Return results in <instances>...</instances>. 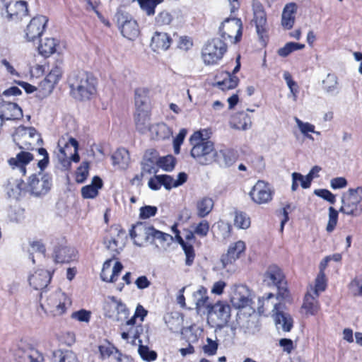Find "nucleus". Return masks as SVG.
I'll list each match as a JSON object with an SVG mask.
<instances>
[{
    "label": "nucleus",
    "mask_w": 362,
    "mask_h": 362,
    "mask_svg": "<svg viewBox=\"0 0 362 362\" xmlns=\"http://www.w3.org/2000/svg\"><path fill=\"white\" fill-rule=\"evenodd\" d=\"M103 187L102 180L95 176L93 178L90 185L84 186L81 189V194L84 199H93L98 194V189Z\"/></svg>",
    "instance_id": "72a5a7b5"
},
{
    "label": "nucleus",
    "mask_w": 362,
    "mask_h": 362,
    "mask_svg": "<svg viewBox=\"0 0 362 362\" xmlns=\"http://www.w3.org/2000/svg\"><path fill=\"white\" fill-rule=\"evenodd\" d=\"M338 78L334 74H328L322 81V88L329 94L338 93Z\"/></svg>",
    "instance_id": "79ce46f5"
},
{
    "label": "nucleus",
    "mask_w": 362,
    "mask_h": 362,
    "mask_svg": "<svg viewBox=\"0 0 362 362\" xmlns=\"http://www.w3.org/2000/svg\"><path fill=\"white\" fill-rule=\"evenodd\" d=\"M177 243L182 246V250L185 252L186 256V265L190 266L193 263L195 257L193 246L185 243L181 236L177 238Z\"/></svg>",
    "instance_id": "09e8293b"
},
{
    "label": "nucleus",
    "mask_w": 362,
    "mask_h": 362,
    "mask_svg": "<svg viewBox=\"0 0 362 362\" xmlns=\"http://www.w3.org/2000/svg\"><path fill=\"white\" fill-rule=\"evenodd\" d=\"M296 9V4L294 3L286 4L281 15V25L284 28L289 30L293 28L295 22Z\"/></svg>",
    "instance_id": "c85d7f7f"
},
{
    "label": "nucleus",
    "mask_w": 362,
    "mask_h": 362,
    "mask_svg": "<svg viewBox=\"0 0 362 362\" xmlns=\"http://www.w3.org/2000/svg\"><path fill=\"white\" fill-rule=\"evenodd\" d=\"M319 296L314 295L313 292L308 291L304 298V302L302 308L307 314L314 315H315L319 308V303L317 298Z\"/></svg>",
    "instance_id": "2f4dec72"
},
{
    "label": "nucleus",
    "mask_w": 362,
    "mask_h": 362,
    "mask_svg": "<svg viewBox=\"0 0 362 362\" xmlns=\"http://www.w3.org/2000/svg\"><path fill=\"white\" fill-rule=\"evenodd\" d=\"M209 230V223L206 220H202L194 228V233L200 237L207 235Z\"/></svg>",
    "instance_id": "0e129e2a"
},
{
    "label": "nucleus",
    "mask_w": 362,
    "mask_h": 362,
    "mask_svg": "<svg viewBox=\"0 0 362 362\" xmlns=\"http://www.w3.org/2000/svg\"><path fill=\"white\" fill-rule=\"evenodd\" d=\"M227 78L222 81H218L216 83V86L223 90L235 88L239 81V79L237 76L232 75L230 73H227Z\"/></svg>",
    "instance_id": "3c124183"
},
{
    "label": "nucleus",
    "mask_w": 362,
    "mask_h": 362,
    "mask_svg": "<svg viewBox=\"0 0 362 362\" xmlns=\"http://www.w3.org/2000/svg\"><path fill=\"white\" fill-rule=\"evenodd\" d=\"M112 262V259H109L103 264L100 274V278L103 281H115L123 269V266L119 262H116L113 267L111 268Z\"/></svg>",
    "instance_id": "5701e85b"
},
{
    "label": "nucleus",
    "mask_w": 362,
    "mask_h": 362,
    "mask_svg": "<svg viewBox=\"0 0 362 362\" xmlns=\"http://www.w3.org/2000/svg\"><path fill=\"white\" fill-rule=\"evenodd\" d=\"M28 9L27 2L17 1L10 2L6 5V10L2 16L8 21H15L28 15Z\"/></svg>",
    "instance_id": "f3484780"
},
{
    "label": "nucleus",
    "mask_w": 362,
    "mask_h": 362,
    "mask_svg": "<svg viewBox=\"0 0 362 362\" xmlns=\"http://www.w3.org/2000/svg\"><path fill=\"white\" fill-rule=\"evenodd\" d=\"M88 175V163L83 162L77 169L76 173V181L78 183L83 182Z\"/></svg>",
    "instance_id": "680f3d73"
},
{
    "label": "nucleus",
    "mask_w": 362,
    "mask_h": 362,
    "mask_svg": "<svg viewBox=\"0 0 362 362\" xmlns=\"http://www.w3.org/2000/svg\"><path fill=\"white\" fill-rule=\"evenodd\" d=\"M172 40L167 33L156 32L151 37L150 46L153 52H160L167 50Z\"/></svg>",
    "instance_id": "393cba45"
},
{
    "label": "nucleus",
    "mask_w": 362,
    "mask_h": 362,
    "mask_svg": "<svg viewBox=\"0 0 362 362\" xmlns=\"http://www.w3.org/2000/svg\"><path fill=\"white\" fill-rule=\"evenodd\" d=\"M57 43L54 38H45L38 47L39 53L47 57L56 51Z\"/></svg>",
    "instance_id": "a18cd8bd"
},
{
    "label": "nucleus",
    "mask_w": 362,
    "mask_h": 362,
    "mask_svg": "<svg viewBox=\"0 0 362 362\" xmlns=\"http://www.w3.org/2000/svg\"><path fill=\"white\" fill-rule=\"evenodd\" d=\"M234 226L240 229H247L250 226V218L245 212L235 211Z\"/></svg>",
    "instance_id": "8fccbe9b"
},
{
    "label": "nucleus",
    "mask_w": 362,
    "mask_h": 362,
    "mask_svg": "<svg viewBox=\"0 0 362 362\" xmlns=\"http://www.w3.org/2000/svg\"><path fill=\"white\" fill-rule=\"evenodd\" d=\"M273 194L274 191L270 185L263 180H258L249 193L251 199L257 204L270 202L272 200Z\"/></svg>",
    "instance_id": "9b49d317"
},
{
    "label": "nucleus",
    "mask_w": 362,
    "mask_h": 362,
    "mask_svg": "<svg viewBox=\"0 0 362 362\" xmlns=\"http://www.w3.org/2000/svg\"><path fill=\"white\" fill-rule=\"evenodd\" d=\"M338 220V211L332 206L329 208V220L326 227V230L328 233L332 232L337 226Z\"/></svg>",
    "instance_id": "bf43d9fd"
},
{
    "label": "nucleus",
    "mask_w": 362,
    "mask_h": 362,
    "mask_svg": "<svg viewBox=\"0 0 362 362\" xmlns=\"http://www.w3.org/2000/svg\"><path fill=\"white\" fill-rule=\"evenodd\" d=\"M48 18L45 16H38L32 18L25 29V37L28 41H35L40 37L45 29Z\"/></svg>",
    "instance_id": "4468645a"
},
{
    "label": "nucleus",
    "mask_w": 362,
    "mask_h": 362,
    "mask_svg": "<svg viewBox=\"0 0 362 362\" xmlns=\"http://www.w3.org/2000/svg\"><path fill=\"white\" fill-rule=\"evenodd\" d=\"M134 121L136 130L141 134L149 132L150 125V110H139L135 112Z\"/></svg>",
    "instance_id": "cd10ccee"
},
{
    "label": "nucleus",
    "mask_w": 362,
    "mask_h": 362,
    "mask_svg": "<svg viewBox=\"0 0 362 362\" xmlns=\"http://www.w3.org/2000/svg\"><path fill=\"white\" fill-rule=\"evenodd\" d=\"M51 274L44 269H38L28 276L29 284L35 290H42L50 282Z\"/></svg>",
    "instance_id": "b1692460"
},
{
    "label": "nucleus",
    "mask_w": 362,
    "mask_h": 362,
    "mask_svg": "<svg viewBox=\"0 0 362 362\" xmlns=\"http://www.w3.org/2000/svg\"><path fill=\"white\" fill-rule=\"evenodd\" d=\"M33 155L27 151H21L15 157L8 160L10 168L21 176L26 174V166L33 160Z\"/></svg>",
    "instance_id": "dca6fc26"
},
{
    "label": "nucleus",
    "mask_w": 362,
    "mask_h": 362,
    "mask_svg": "<svg viewBox=\"0 0 362 362\" xmlns=\"http://www.w3.org/2000/svg\"><path fill=\"white\" fill-rule=\"evenodd\" d=\"M20 362H37L40 358L38 351L29 345H24L16 351Z\"/></svg>",
    "instance_id": "c756f323"
},
{
    "label": "nucleus",
    "mask_w": 362,
    "mask_h": 362,
    "mask_svg": "<svg viewBox=\"0 0 362 362\" xmlns=\"http://www.w3.org/2000/svg\"><path fill=\"white\" fill-rule=\"evenodd\" d=\"M218 344L216 341L206 338V344L203 346V351L208 356H214L216 354Z\"/></svg>",
    "instance_id": "69168bd1"
},
{
    "label": "nucleus",
    "mask_w": 362,
    "mask_h": 362,
    "mask_svg": "<svg viewBox=\"0 0 362 362\" xmlns=\"http://www.w3.org/2000/svg\"><path fill=\"white\" fill-rule=\"evenodd\" d=\"M24 182L21 179L11 178L6 185V190L10 197L18 199L23 189Z\"/></svg>",
    "instance_id": "4c0bfd02"
},
{
    "label": "nucleus",
    "mask_w": 362,
    "mask_h": 362,
    "mask_svg": "<svg viewBox=\"0 0 362 362\" xmlns=\"http://www.w3.org/2000/svg\"><path fill=\"white\" fill-rule=\"evenodd\" d=\"M153 227L143 223H137L130 230V236L134 243L139 247H144L147 243L151 242Z\"/></svg>",
    "instance_id": "f8f14e48"
},
{
    "label": "nucleus",
    "mask_w": 362,
    "mask_h": 362,
    "mask_svg": "<svg viewBox=\"0 0 362 362\" xmlns=\"http://www.w3.org/2000/svg\"><path fill=\"white\" fill-rule=\"evenodd\" d=\"M0 117L2 122L18 120L23 117V110L16 103L3 100L0 103Z\"/></svg>",
    "instance_id": "6ab92c4d"
},
{
    "label": "nucleus",
    "mask_w": 362,
    "mask_h": 362,
    "mask_svg": "<svg viewBox=\"0 0 362 362\" xmlns=\"http://www.w3.org/2000/svg\"><path fill=\"white\" fill-rule=\"evenodd\" d=\"M253 21L256 25L257 33L262 35L266 31L267 15L263 5L258 0H252Z\"/></svg>",
    "instance_id": "a211bd4d"
},
{
    "label": "nucleus",
    "mask_w": 362,
    "mask_h": 362,
    "mask_svg": "<svg viewBox=\"0 0 362 362\" xmlns=\"http://www.w3.org/2000/svg\"><path fill=\"white\" fill-rule=\"evenodd\" d=\"M245 250V244L242 240H238L232 244L228 247L227 253L221 257V262L223 268H227L228 266L232 265L240 255L244 252Z\"/></svg>",
    "instance_id": "aec40b11"
},
{
    "label": "nucleus",
    "mask_w": 362,
    "mask_h": 362,
    "mask_svg": "<svg viewBox=\"0 0 362 362\" xmlns=\"http://www.w3.org/2000/svg\"><path fill=\"white\" fill-rule=\"evenodd\" d=\"M264 282L269 286H275L278 296L284 300L288 298L286 281L282 270L276 265L269 266L264 274Z\"/></svg>",
    "instance_id": "6e6552de"
},
{
    "label": "nucleus",
    "mask_w": 362,
    "mask_h": 362,
    "mask_svg": "<svg viewBox=\"0 0 362 362\" xmlns=\"http://www.w3.org/2000/svg\"><path fill=\"white\" fill-rule=\"evenodd\" d=\"M117 306V300L111 297L107 300L104 305V312L106 317L116 320V310Z\"/></svg>",
    "instance_id": "6e6d98bb"
},
{
    "label": "nucleus",
    "mask_w": 362,
    "mask_h": 362,
    "mask_svg": "<svg viewBox=\"0 0 362 362\" xmlns=\"http://www.w3.org/2000/svg\"><path fill=\"white\" fill-rule=\"evenodd\" d=\"M98 349L102 358H108L115 352L119 354L118 350L110 343L100 345Z\"/></svg>",
    "instance_id": "e2e57ef3"
},
{
    "label": "nucleus",
    "mask_w": 362,
    "mask_h": 362,
    "mask_svg": "<svg viewBox=\"0 0 362 362\" xmlns=\"http://www.w3.org/2000/svg\"><path fill=\"white\" fill-rule=\"evenodd\" d=\"M294 120L296 123L298 128L299 129L300 133L303 134L306 138L313 140V137L309 134V133H314L317 135H320V132H317L315 130V125L311 123L303 122L298 117H295Z\"/></svg>",
    "instance_id": "c03bdc74"
},
{
    "label": "nucleus",
    "mask_w": 362,
    "mask_h": 362,
    "mask_svg": "<svg viewBox=\"0 0 362 362\" xmlns=\"http://www.w3.org/2000/svg\"><path fill=\"white\" fill-rule=\"evenodd\" d=\"M208 313L212 320H214L215 324L222 327L228 322L230 317V307L226 303L218 301L211 306Z\"/></svg>",
    "instance_id": "ddd939ff"
},
{
    "label": "nucleus",
    "mask_w": 362,
    "mask_h": 362,
    "mask_svg": "<svg viewBox=\"0 0 362 362\" xmlns=\"http://www.w3.org/2000/svg\"><path fill=\"white\" fill-rule=\"evenodd\" d=\"M252 127L251 117L246 113L240 112L233 118V127L237 129L247 130Z\"/></svg>",
    "instance_id": "37998d69"
},
{
    "label": "nucleus",
    "mask_w": 362,
    "mask_h": 362,
    "mask_svg": "<svg viewBox=\"0 0 362 362\" xmlns=\"http://www.w3.org/2000/svg\"><path fill=\"white\" fill-rule=\"evenodd\" d=\"M196 309L200 313L203 308H206L209 311L211 306L208 304L209 297L206 293V289L201 286L194 293Z\"/></svg>",
    "instance_id": "58836bf2"
},
{
    "label": "nucleus",
    "mask_w": 362,
    "mask_h": 362,
    "mask_svg": "<svg viewBox=\"0 0 362 362\" xmlns=\"http://www.w3.org/2000/svg\"><path fill=\"white\" fill-rule=\"evenodd\" d=\"M8 218L11 222L21 223L25 219V209L20 206H11L8 211Z\"/></svg>",
    "instance_id": "de8ad7c7"
},
{
    "label": "nucleus",
    "mask_w": 362,
    "mask_h": 362,
    "mask_svg": "<svg viewBox=\"0 0 362 362\" xmlns=\"http://www.w3.org/2000/svg\"><path fill=\"white\" fill-rule=\"evenodd\" d=\"M125 231L118 227L111 228V235L106 236L104 239V244L113 257L117 255L124 248L126 239Z\"/></svg>",
    "instance_id": "9d476101"
},
{
    "label": "nucleus",
    "mask_w": 362,
    "mask_h": 362,
    "mask_svg": "<svg viewBox=\"0 0 362 362\" xmlns=\"http://www.w3.org/2000/svg\"><path fill=\"white\" fill-rule=\"evenodd\" d=\"M173 19V16L170 11L163 10L159 12L155 18V24L159 27L169 25Z\"/></svg>",
    "instance_id": "603ef678"
},
{
    "label": "nucleus",
    "mask_w": 362,
    "mask_h": 362,
    "mask_svg": "<svg viewBox=\"0 0 362 362\" xmlns=\"http://www.w3.org/2000/svg\"><path fill=\"white\" fill-rule=\"evenodd\" d=\"M52 186V177L47 173L39 172L28 177L25 190L33 197H41L49 192Z\"/></svg>",
    "instance_id": "423d86ee"
},
{
    "label": "nucleus",
    "mask_w": 362,
    "mask_h": 362,
    "mask_svg": "<svg viewBox=\"0 0 362 362\" xmlns=\"http://www.w3.org/2000/svg\"><path fill=\"white\" fill-rule=\"evenodd\" d=\"M243 24L240 18H227L219 26V35L222 40L230 43L239 42L242 37Z\"/></svg>",
    "instance_id": "1a4fd4ad"
},
{
    "label": "nucleus",
    "mask_w": 362,
    "mask_h": 362,
    "mask_svg": "<svg viewBox=\"0 0 362 362\" xmlns=\"http://www.w3.org/2000/svg\"><path fill=\"white\" fill-rule=\"evenodd\" d=\"M153 139L157 140H164L169 139L173 132L165 123H158L151 127L149 130Z\"/></svg>",
    "instance_id": "473e14b6"
},
{
    "label": "nucleus",
    "mask_w": 362,
    "mask_h": 362,
    "mask_svg": "<svg viewBox=\"0 0 362 362\" xmlns=\"http://www.w3.org/2000/svg\"><path fill=\"white\" fill-rule=\"evenodd\" d=\"M275 325L277 329H281L284 332H290L293 325V320L291 315L281 308L275 314H272Z\"/></svg>",
    "instance_id": "a878e982"
},
{
    "label": "nucleus",
    "mask_w": 362,
    "mask_h": 362,
    "mask_svg": "<svg viewBox=\"0 0 362 362\" xmlns=\"http://www.w3.org/2000/svg\"><path fill=\"white\" fill-rule=\"evenodd\" d=\"M281 299L277 295L274 296L273 293H268L266 297H262L259 300L258 311L260 313H264L266 311L271 310L272 314H275L281 308H284V305L279 302Z\"/></svg>",
    "instance_id": "4be33fe9"
},
{
    "label": "nucleus",
    "mask_w": 362,
    "mask_h": 362,
    "mask_svg": "<svg viewBox=\"0 0 362 362\" xmlns=\"http://www.w3.org/2000/svg\"><path fill=\"white\" fill-rule=\"evenodd\" d=\"M54 86L52 85L49 81L44 78L39 84V92L41 96L45 98L48 96L53 90Z\"/></svg>",
    "instance_id": "338daca9"
},
{
    "label": "nucleus",
    "mask_w": 362,
    "mask_h": 362,
    "mask_svg": "<svg viewBox=\"0 0 362 362\" xmlns=\"http://www.w3.org/2000/svg\"><path fill=\"white\" fill-rule=\"evenodd\" d=\"M327 286V279L325 274L319 272L315 279V287H311L310 291L313 292L314 295L319 296L320 292L325 290Z\"/></svg>",
    "instance_id": "864d4df0"
},
{
    "label": "nucleus",
    "mask_w": 362,
    "mask_h": 362,
    "mask_svg": "<svg viewBox=\"0 0 362 362\" xmlns=\"http://www.w3.org/2000/svg\"><path fill=\"white\" fill-rule=\"evenodd\" d=\"M57 146L59 148V153H57L58 160L64 170H68L71 166V160L67 156L65 148L69 147V143L64 137H62L59 139Z\"/></svg>",
    "instance_id": "c9c22d12"
},
{
    "label": "nucleus",
    "mask_w": 362,
    "mask_h": 362,
    "mask_svg": "<svg viewBox=\"0 0 362 362\" xmlns=\"http://www.w3.org/2000/svg\"><path fill=\"white\" fill-rule=\"evenodd\" d=\"M121 33L126 38L133 40L139 33L137 23L134 20H127L121 25Z\"/></svg>",
    "instance_id": "f704fd0d"
},
{
    "label": "nucleus",
    "mask_w": 362,
    "mask_h": 362,
    "mask_svg": "<svg viewBox=\"0 0 362 362\" xmlns=\"http://www.w3.org/2000/svg\"><path fill=\"white\" fill-rule=\"evenodd\" d=\"M71 304L70 298L61 291L50 293L46 299L41 303L42 309L52 316H59L66 312L67 308Z\"/></svg>",
    "instance_id": "39448f33"
},
{
    "label": "nucleus",
    "mask_w": 362,
    "mask_h": 362,
    "mask_svg": "<svg viewBox=\"0 0 362 362\" xmlns=\"http://www.w3.org/2000/svg\"><path fill=\"white\" fill-rule=\"evenodd\" d=\"M341 202L340 212L353 216L362 214V187L350 188L344 192Z\"/></svg>",
    "instance_id": "20e7f679"
},
{
    "label": "nucleus",
    "mask_w": 362,
    "mask_h": 362,
    "mask_svg": "<svg viewBox=\"0 0 362 362\" xmlns=\"http://www.w3.org/2000/svg\"><path fill=\"white\" fill-rule=\"evenodd\" d=\"M142 341L139 339L138 352L142 359L147 361H155L157 358V354L154 351H151L147 346L141 344Z\"/></svg>",
    "instance_id": "5fc2aeb1"
},
{
    "label": "nucleus",
    "mask_w": 362,
    "mask_h": 362,
    "mask_svg": "<svg viewBox=\"0 0 362 362\" xmlns=\"http://www.w3.org/2000/svg\"><path fill=\"white\" fill-rule=\"evenodd\" d=\"M54 362H78L75 353L70 350H57L53 352Z\"/></svg>",
    "instance_id": "ea45409f"
},
{
    "label": "nucleus",
    "mask_w": 362,
    "mask_h": 362,
    "mask_svg": "<svg viewBox=\"0 0 362 362\" xmlns=\"http://www.w3.org/2000/svg\"><path fill=\"white\" fill-rule=\"evenodd\" d=\"M175 165V159L171 155L159 158L158 166L165 171L173 170Z\"/></svg>",
    "instance_id": "4d7b16f0"
},
{
    "label": "nucleus",
    "mask_w": 362,
    "mask_h": 362,
    "mask_svg": "<svg viewBox=\"0 0 362 362\" xmlns=\"http://www.w3.org/2000/svg\"><path fill=\"white\" fill-rule=\"evenodd\" d=\"M36 134L37 132L33 127L20 126L13 134V139L20 148H28V145H30V139L33 138Z\"/></svg>",
    "instance_id": "412c9836"
},
{
    "label": "nucleus",
    "mask_w": 362,
    "mask_h": 362,
    "mask_svg": "<svg viewBox=\"0 0 362 362\" xmlns=\"http://www.w3.org/2000/svg\"><path fill=\"white\" fill-rule=\"evenodd\" d=\"M349 288L354 296H362V275L356 276L350 282Z\"/></svg>",
    "instance_id": "13d9d810"
},
{
    "label": "nucleus",
    "mask_w": 362,
    "mask_h": 362,
    "mask_svg": "<svg viewBox=\"0 0 362 362\" xmlns=\"http://www.w3.org/2000/svg\"><path fill=\"white\" fill-rule=\"evenodd\" d=\"M112 159L113 165H117L119 168L125 169L130 162L129 151L124 148H119L112 156Z\"/></svg>",
    "instance_id": "e433bc0d"
},
{
    "label": "nucleus",
    "mask_w": 362,
    "mask_h": 362,
    "mask_svg": "<svg viewBox=\"0 0 362 362\" xmlns=\"http://www.w3.org/2000/svg\"><path fill=\"white\" fill-rule=\"evenodd\" d=\"M147 310L141 305L136 306L131 318L120 325L121 337L127 342L136 345V340L144 332L142 322L147 315Z\"/></svg>",
    "instance_id": "7ed1b4c3"
},
{
    "label": "nucleus",
    "mask_w": 362,
    "mask_h": 362,
    "mask_svg": "<svg viewBox=\"0 0 362 362\" xmlns=\"http://www.w3.org/2000/svg\"><path fill=\"white\" fill-rule=\"evenodd\" d=\"M76 252L74 248L65 245H59L54 248V259L57 263H69L75 259Z\"/></svg>",
    "instance_id": "bb28decb"
},
{
    "label": "nucleus",
    "mask_w": 362,
    "mask_h": 362,
    "mask_svg": "<svg viewBox=\"0 0 362 362\" xmlns=\"http://www.w3.org/2000/svg\"><path fill=\"white\" fill-rule=\"evenodd\" d=\"M192 146L191 156L200 165H210L214 162L220 165H228L227 161L222 162L221 157L224 156L222 151H218L214 144L203 137L201 132H195L189 138Z\"/></svg>",
    "instance_id": "f257e3e1"
},
{
    "label": "nucleus",
    "mask_w": 362,
    "mask_h": 362,
    "mask_svg": "<svg viewBox=\"0 0 362 362\" xmlns=\"http://www.w3.org/2000/svg\"><path fill=\"white\" fill-rule=\"evenodd\" d=\"M252 299L250 291L244 285L236 286L231 294L230 302L238 308H244L250 305Z\"/></svg>",
    "instance_id": "2eb2a0df"
},
{
    "label": "nucleus",
    "mask_w": 362,
    "mask_h": 362,
    "mask_svg": "<svg viewBox=\"0 0 362 362\" xmlns=\"http://www.w3.org/2000/svg\"><path fill=\"white\" fill-rule=\"evenodd\" d=\"M214 207V201L209 197H203L197 203V215L200 218L206 216Z\"/></svg>",
    "instance_id": "a19ab883"
},
{
    "label": "nucleus",
    "mask_w": 362,
    "mask_h": 362,
    "mask_svg": "<svg viewBox=\"0 0 362 362\" xmlns=\"http://www.w3.org/2000/svg\"><path fill=\"white\" fill-rule=\"evenodd\" d=\"M163 1L164 0H137L140 8L148 16H153L155 14L156 7Z\"/></svg>",
    "instance_id": "49530a36"
},
{
    "label": "nucleus",
    "mask_w": 362,
    "mask_h": 362,
    "mask_svg": "<svg viewBox=\"0 0 362 362\" xmlns=\"http://www.w3.org/2000/svg\"><path fill=\"white\" fill-rule=\"evenodd\" d=\"M148 90L146 88H138L134 91L136 111L150 110L148 105Z\"/></svg>",
    "instance_id": "7c9ffc66"
},
{
    "label": "nucleus",
    "mask_w": 362,
    "mask_h": 362,
    "mask_svg": "<svg viewBox=\"0 0 362 362\" xmlns=\"http://www.w3.org/2000/svg\"><path fill=\"white\" fill-rule=\"evenodd\" d=\"M39 156L42 157L37 162V167L41 171L44 170L49 163V155L47 150L44 148H40L37 150Z\"/></svg>",
    "instance_id": "774afa93"
},
{
    "label": "nucleus",
    "mask_w": 362,
    "mask_h": 362,
    "mask_svg": "<svg viewBox=\"0 0 362 362\" xmlns=\"http://www.w3.org/2000/svg\"><path fill=\"white\" fill-rule=\"evenodd\" d=\"M71 93L77 100H89L96 93V78L86 71L71 74L68 80Z\"/></svg>",
    "instance_id": "f03ea898"
},
{
    "label": "nucleus",
    "mask_w": 362,
    "mask_h": 362,
    "mask_svg": "<svg viewBox=\"0 0 362 362\" xmlns=\"http://www.w3.org/2000/svg\"><path fill=\"white\" fill-rule=\"evenodd\" d=\"M116 310V321H126L128 319L129 310L126 305L121 301L117 300V306Z\"/></svg>",
    "instance_id": "052dcab7"
},
{
    "label": "nucleus",
    "mask_w": 362,
    "mask_h": 362,
    "mask_svg": "<svg viewBox=\"0 0 362 362\" xmlns=\"http://www.w3.org/2000/svg\"><path fill=\"white\" fill-rule=\"evenodd\" d=\"M227 50V42L219 38L208 41L202 50V58L206 65L216 64Z\"/></svg>",
    "instance_id": "0eeeda50"
}]
</instances>
